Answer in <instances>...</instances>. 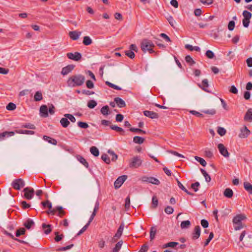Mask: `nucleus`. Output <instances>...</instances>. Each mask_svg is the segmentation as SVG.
Segmentation results:
<instances>
[{
    "label": "nucleus",
    "instance_id": "2eb2a0df",
    "mask_svg": "<svg viewBox=\"0 0 252 252\" xmlns=\"http://www.w3.org/2000/svg\"><path fill=\"white\" fill-rule=\"evenodd\" d=\"M143 114L145 116L152 119H158L159 117L158 114L154 111L145 110L143 111Z\"/></svg>",
    "mask_w": 252,
    "mask_h": 252
},
{
    "label": "nucleus",
    "instance_id": "20e7f679",
    "mask_svg": "<svg viewBox=\"0 0 252 252\" xmlns=\"http://www.w3.org/2000/svg\"><path fill=\"white\" fill-rule=\"evenodd\" d=\"M143 160L139 156H134L129 159L128 166L129 168H138L142 164Z\"/></svg>",
    "mask_w": 252,
    "mask_h": 252
},
{
    "label": "nucleus",
    "instance_id": "cd10ccee",
    "mask_svg": "<svg viewBox=\"0 0 252 252\" xmlns=\"http://www.w3.org/2000/svg\"><path fill=\"white\" fill-rule=\"evenodd\" d=\"M43 99V95L41 91H37L34 95V100L35 101H39Z\"/></svg>",
    "mask_w": 252,
    "mask_h": 252
},
{
    "label": "nucleus",
    "instance_id": "4c0bfd02",
    "mask_svg": "<svg viewBox=\"0 0 252 252\" xmlns=\"http://www.w3.org/2000/svg\"><path fill=\"white\" fill-rule=\"evenodd\" d=\"M92 43V40L88 36H85L83 38V43L86 46L91 44Z\"/></svg>",
    "mask_w": 252,
    "mask_h": 252
},
{
    "label": "nucleus",
    "instance_id": "473e14b6",
    "mask_svg": "<svg viewBox=\"0 0 252 252\" xmlns=\"http://www.w3.org/2000/svg\"><path fill=\"white\" fill-rule=\"evenodd\" d=\"M145 140V139L142 137L135 136L133 137V142L136 144H141Z\"/></svg>",
    "mask_w": 252,
    "mask_h": 252
},
{
    "label": "nucleus",
    "instance_id": "79ce46f5",
    "mask_svg": "<svg viewBox=\"0 0 252 252\" xmlns=\"http://www.w3.org/2000/svg\"><path fill=\"white\" fill-rule=\"evenodd\" d=\"M26 232V229L25 228L22 227L20 228L19 229H17L15 233V235L16 237H18L21 235H24Z\"/></svg>",
    "mask_w": 252,
    "mask_h": 252
},
{
    "label": "nucleus",
    "instance_id": "ea45409f",
    "mask_svg": "<svg viewBox=\"0 0 252 252\" xmlns=\"http://www.w3.org/2000/svg\"><path fill=\"white\" fill-rule=\"evenodd\" d=\"M123 244V241H119L115 245V247L113 249V252H119L120 250L122 245Z\"/></svg>",
    "mask_w": 252,
    "mask_h": 252
},
{
    "label": "nucleus",
    "instance_id": "6e6552de",
    "mask_svg": "<svg viewBox=\"0 0 252 252\" xmlns=\"http://www.w3.org/2000/svg\"><path fill=\"white\" fill-rule=\"evenodd\" d=\"M23 191L24 192V197L28 200H31L34 196V190L33 189H30L27 187L24 189Z\"/></svg>",
    "mask_w": 252,
    "mask_h": 252
},
{
    "label": "nucleus",
    "instance_id": "49530a36",
    "mask_svg": "<svg viewBox=\"0 0 252 252\" xmlns=\"http://www.w3.org/2000/svg\"><path fill=\"white\" fill-rule=\"evenodd\" d=\"M110 128L116 131L117 132H118L120 133H121V132L125 133V131L122 128H121L119 126H117L111 125Z\"/></svg>",
    "mask_w": 252,
    "mask_h": 252
},
{
    "label": "nucleus",
    "instance_id": "e2e57ef3",
    "mask_svg": "<svg viewBox=\"0 0 252 252\" xmlns=\"http://www.w3.org/2000/svg\"><path fill=\"white\" fill-rule=\"evenodd\" d=\"M64 116L69 119L71 122L75 123L76 121L75 118L71 114H65Z\"/></svg>",
    "mask_w": 252,
    "mask_h": 252
},
{
    "label": "nucleus",
    "instance_id": "f8f14e48",
    "mask_svg": "<svg viewBox=\"0 0 252 252\" xmlns=\"http://www.w3.org/2000/svg\"><path fill=\"white\" fill-rule=\"evenodd\" d=\"M201 228L199 225L195 226L193 231L192 233V239L193 240H196L199 238L200 236Z\"/></svg>",
    "mask_w": 252,
    "mask_h": 252
},
{
    "label": "nucleus",
    "instance_id": "f3484780",
    "mask_svg": "<svg viewBox=\"0 0 252 252\" xmlns=\"http://www.w3.org/2000/svg\"><path fill=\"white\" fill-rule=\"evenodd\" d=\"M39 111L41 117L46 118L48 116V108L46 105H41Z\"/></svg>",
    "mask_w": 252,
    "mask_h": 252
},
{
    "label": "nucleus",
    "instance_id": "393cba45",
    "mask_svg": "<svg viewBox=\"0 0 252 252\" xmlns=\"http://www.w3.org/2000/svg\"><path fill=\"white\" fill-rule=\"evenodd\" d=\"M19 133V134H30L33 135L35 133V132L32 130H23V129H19L15 130V133Z\"/></svg>",
    "mask_w": 252,
    "mask_h": 252
},
{
    "label": "nucleus",
    "instance_id": "c03bdc74",
    "mask_svg": "<svg viewBox=\"0 0 252 252\" xmlns=\"http://www.w3.org/2000/svg\"><path fill=\"white\" fill-rule=\"evenodd\" d=\"M129 130L132 132H136L139 134H146L145 131L138 128L131 127Z\"/></svg>",
    "mask_w": 252,
    "mask_h": 252
},
{
    "label": "nucleus",
    "instance_id": "a18cd8bd",
    "mask_svg": "<svg viewBox=\"0 0 252 252\" xmlns=\"http://www.w3.org/2000/svg\"><path fill=\"white\" fill-rule=\"evenodd\" d=\"M55 235H56L54 238L55 241L57 242H59L64 237V235L63 234L59 235V232L57 231L55 232Z\"/></svg>",
    "mask_w": 252,
    "mask_h": 252
},
{
    "label": "nucleus",
    "instance_id": "8fccbe9b",
    "mask_svg": "<svg viewBox=\"0 0 252 252\" xmlns=\"http://www.w3.org/2000/svg\"><path fill=\"white\" fill-rule=\"evenodd\" d=\"M6 109L9 111L14 110L16 108V105L12 103L9 102L6 107Z\"/></svg>",
    "mask_w": 252,
    "mask_h": 252
},
{
    "label": "nucleus",
    "instance_id": "412c9836",
    "mask_svg": "<svg viewBox=\"0 0 252 252\" xmlns=\"http://www.w3.org/2000/svg\"><path fill=\"white\" fill-rule=\"evenodd\" d=\"M77 159L82 163L85 167L88 168L89 167L88 162L86 161V160L81 156L77 155L76 156Z\"/></svg>",
    "mask_w": 252,
    "mask_h": 252
},
{
    "label": "nucleus",
    "instance_id": "6ab92c4d",
    "mask_svg": "<svg viewBox=\"0 0 252 252\" xmlns=\"http://www.w3.org/2000/svg\"><path fill=\"white\" fill-rule=\"evenodd\" d=\"M15 131H4L0 133V141L4 139L5 137H9L14 135Z\"/></svg>",
    "mask_w": 252,
    "mask_h": 252
},
{
    "label": "nucleus",
    "instance_id": "864d4df0",
    "mask_svg": "<svg viewBox=\"0 0 252 252\" xmlns=\"http://www.w3.org/2000/svg\"><path fill=\"white\" fill-rule=\"evenodd\" d=\"M200 186V183L198 182H196L194 183H192L191 185V188L195 191L196 192L198 191V188Z\"/></svg>",
    "mask_w": 252,
    "mask_h": 252
},
{
    "label": "nucleus",
    "instance_id": "423d86ee",
    "mask_svg": "<svg viewBox=\"0 0 252 252\" xmlns=\"http://www.w3.org/2000/svg\"><path fill=\"white\" fill-rule=\"evenodd\" d=\"M58 212V216L60 217H63L65 214V212L63 210V208L62 206H56L55 208L53 209L52 211H47V213L48 214H51L54 215L56 212Z\"/></svg>",
    "mask_w": 252,
    "mask_h": 252
},
{
    "label": "nucleus",
    "instance_id": "c756f323",
    "mask_svg": "<svg viewBox=\"0 0 252 252\" xmlns=\"http://www.w3.org/2000/svg\"><path fill=\"white\" fill-rule=\"evenodd\" d=\"M191 225L190 221L189 220L183 221L181 223V227L182 229H187Z\"/></svg>",
    "mask_w": 252,
    "mask_h": 252
},
{
    "label": "nucleus",
    "instance_id": "4be33fe9",
    "mask_svg": "<svg viewBox=\"0 0 252 252\" xmlns=\"http://www.w3.org/2000/svg\"><path fill=\"white\" fill-rule=\"evenodd\" d=\"M115 102L117 106L120 108L124 107L126 106L125 101L120 97L115 98Z\"/></svg>",
    "mask_w": 252,
    "mask_h": 252
},
{
    "label": "nucleus",
    "instance_id": "a878e982",
    "mask_svg": "<svg viewBox=\"0 0 252 252\" xmlns=\"http://www.w3.org/2000/svg\"><path fill=\"white\" fill-rule=\"evenodd\" d=\"M34 224L32 220L28 219L24 223V226L28 229H30Z\"/></svg>",
    "mask_w": 252,
    "mask_h": 252
},
{
    "label": "nucleus",
    "instance_id": "58836bf2",
    "mask_svg": "<svg viewBox=\"0 0 252 252\" xmlns=\"http://www.w3.org/2000/svg\"><path fill=\"white\" fill-rule=\"evenodd\" d=\"M21 127L27 128L31 129H35L36 128L35 126L31 123H26L25 124H23L21 125Z\"/></svg>",
    "mask_w": 252,
    "mask_h": 252
},
{
    "label": "nucleus",
    "instance_id": "aec40b11",
    "mask_svg": "<svg viewBox=\"0 0 252 252\" xmlns=\"http://www.w3.org/2000/svg\"><path fill=\"white\" fill-rule=\"evenodd\" d=\"M244 119L245 121H252V109L249 108L246 113Z\"/></svg>",
    "mask_w": 252,
    "mask_h": 252
},
{
    "label": "nucleus",
    "instance_id": "9d476101",
    "mask_svg": "<svg viewBox=\"0 0 252 252\" xmlns=\"http://www.w3.org/2000/svg\"><path fill=\"white\" fill-rule=\"evenodd\" d=\"M126 180V175H124L118 177L114 182V187L116 189H118L121 187L122 184Z\"/></svg>",
    "mask_w": 252,
    "mask_h": 252
},
{
    "label": "nucleus",
    "instance_id": "bb28decb",
    "mask_svg": "<svg viewBox=\"0 0 252 252\" xmlns=\"http://www.w3.org/2000/svg\"><path fill=\"white\" fill-rule=\"evenodd\" d=\"M42 227L43 229L44 230V233L46 234H49L52 231V225L51 224H46V223H42Z\"/></svg>",
    "mask_w": 252,
    "mask_h": 252
},
{
    "label": "nucleus",
    "instance_id": "72a5a7b5",
    "mask_svg": "<svg viewBox=\"0 0 252 252\" xmlns=\"http://www.w3.org/2000/svg\"><path fill=\"white\" fill-rule=\"evenodd\" d=\"M90 152L94 157H98L99 154L98 149L95 146H92L90 148Z\"/></svg>",
    "mask_w": 252,
    "mask_h": 252
},
{
    "label": "nucleus",
    "instance_id": "e433bc0d",
    "mask_svg": "<svg viewBox=\"0 0 252 252\" xmlns=\"http://www.w3.org/2000/svg\"><path fill=\"white\" fill-rule=\"evenodd\" d=\"M200 171L202 173V174H203V175L204 176L205 181L207 182H210L211 180L210 176L203 169L201 168Z\"/></svg>",
    "mask_w": 252,
    "mask_h": 252
},
{
    "label": "nucleus",
    "instance_id": "7ed1b4c3",
    "mask_svg": "<svg viewBox=\"0 0 252 252\" xmlns=\"http://www.w3.org/2000/svg\"><path fill=\"white\" fill-rule=\"evenodd\" d=\"M246 218V216L243 214L237 215L233 219V222L234 224V229L235 230H240L244 227V225L242 221Z\"/></svg>",
    "mask_w": 252,
    "mask_h": 252
},
{
    "label": "nucleus",
    "instance_id": "de8ad7c7",
    "mask_svg": "<svg viewBox=\"0 0 252 252\" xmlns=\"http://www.w3.org/2000/svg\"><path fill=\"white\" fill-rule=\"evenodd\" d=\"M185 61L187 63H189L190 65H192L195 63V62L189 55H187L185 57Z\"/></svg>",
    "mask_w": 252,
    "mask_h": 252
},
{
    "label": "nucleus",
    "instance_id": "7c9ffc66",
    "mask_svg": "<svg viewBox=\"0 0 252 252\" xmlns=\"http://www.w3.org/2000/svg\"><path fill=\"white\" fill-rule=\"evenodd\" d=\"M41 204L44 207V208H48V211L53 210V208H52V203L49 200H46L45 202H42Z\"/></svg>",
    "mask_w": 252,
    "mask_h": 252
},
{
    "label": "nucleus",
    "instance_id": "4d7b16f0",
    "mask_svg": "<svg viewBox=\"0 0 252 252\" xmlns=\"http://www.w3.org/2000/svg\"><path fill=\"white\" fill-rule=\"evenodd\" d=\"M217 132L220 135L222 136L225 134L226 131L223 127H218Z\"/></svg>",
    "mask_w": 252,
    "mask_h": 252
},
{
    "label": "nucleus",
    "instance_id": "680f3d73",
    "mask_svg": "<svg viewBox=\"0 0 252 252\" xmlns=\"http://www.w3.org/2000/svg\"><path fill=\"white\" fill-rule=\"evenodd\" d=\"M78 126L82 128H87L89 127L88 124L86 122L79 121L77 123Z\"/></svg>",
    "mask_w": 252,
    "mask_h": 252
},
{
    "label": "nucleus",
    "instance_id": "0eeeda50",
    "mask_svg": "<svg viewBox=\"0 0 252 252\" xmlns=\"http://www.w3.org/2000/svg\"><path fill=\"white\" fill-rule=\"evenodd\" d=\"M134 52H138V48L135 44H131L130 45L129 50H127V57L132 59L135 57Z\"/></svg>",
    "mask_w": 252,
    "mask_h": 252
},
{
    "label": "nucleus",
    "instance_id": "603ef678",
    "mask_svg": "<svg viewBox=\"0 0 252 252\" xmlns=\"http://www.w3.org/2000/svg\"><path fill=\"white\" fill-rule=\"evenodd\" d=\"M242 14L245 19H251L252 18V13L247 10L243 11Z\"/></svg>",
    "mask_w": 252,
    "mask_h": 252
},
{
    "label": "nucleus",
    "instance_id": "0e129e2a",
    "mask_svg": "<svg viewBox=\"0 0 252 252\" xmlns=\"http://www.w3.org/2000/svg\"><path fill=\"white\" fill-rule=\"evenodd\" d=\"M178 244H179V243L178 242H169V243L166 244L164 245V248H167V247H172V248H173V247L177 246Z\"/></svg>",
    "mask_w": 252,
    "mask_h": 252
},
{
    "label": "nucleus",
    "instance_id": "5fc2aeb1",
    "mask_svg": "<svg viewBox=\"0 0 252 252\" xmlns=\"http://www.w3.org/2000/svg\"><path fill=\"white\" fill-rule=\"evenodd\" d=\"M214 237V233L213 232H211L210 233V234H209V236L208 238V239H206V240L205 241V242H204V246L205 247L206 246H207L209 243H210V242L211 241V240Z\"/></svg>",
    "mask_w": 252,
    "mask_h": 252
},
{
    "label": "nucleus",
    "instance_id": "774afa93",
    "mask_svg": "<svg viewBox=\"0 0 252 252\" xmlns=\"http://www.w3.org/2000/svg\"><path fill=\"white\" fill-rule=\"evenodd\" d=\"M199 1L206 5H209L213 3L214 0H199Z\"/></svg>",
    "mask_w": 252,
    "mask_h": 252
},
{
    "label": "nucleus",
    "instance_id": "3c124183",
    "mask_svg": "<svg viewBox=\"0 0 252 252\" xmlns=\"http://www.w3.org/2000/svg\"><path fill=\"white\" fill-rule=\"evenodd\" d=\"M109 107L106 105L101 108L100 112L103 115H107L109 114Z\"/></svg>",
    "mask_w": 252,
    "mask_h": 252
},
{
    "label": "nucleus",
    "instance_id": "dca6fc26",
    "mask_svg": "<svg viewBox=\"0 0 252 252\" xmlns=\"http://www.w3.org/2000/svg\"><path fill=\"white\" fill-rule=\"evenodd\" d=\"M75 65L73 64H69L63 67L61 73L63 75L68 74L74 68Z\"/></svg>",
    "mask_w": 252,
    "mask_h": 252
},
{
    "label": "nucleus",
    "instance_id": "09e8293b",
    "mask_svg": "<svg viewBox=\"0 0 252 252\" xmlns=\"http://www.w3.org/2000/svg\"><path fill=\"white\" fill-rule=\"evenodd\" d=\"M154 185H158L160 184V181L157 178L153 177H150V183Z\"/></svg>",
    "mask_w": 252,
    "mask_h": 252
},
{
    "label": "nucleus",
    "instance_id": "b1692460",
    "mask_svg": "<svg viewBox=\"0 0 252 252\" xmlns=\"http://www.w3.org/2000/svg\"><path fill=\"white\" fill-rule=\"evenodd\" d=\"M43 139L52 145H56L57 144V141L56 139L52 138L48 136L44 135Z\"/></svg>",
    "mask_w": 252,
    "mask_h": 252
},
{
    "label": "nucleus",
    "instance_id": "f03ea898",
    "mask_svg": "<svg viewBox=\"0 0 252 252\" xmlns=\"http://www.w3.org/2000/svg\"><path fill=\"white\" fill-rule=\"evenodd\" d=\"M154 47L155 45L152 41L146 39L143 40L140 45L141 49L143 52H148L150 54L155 53V55L157 56V53L153 50Z\"/></svg>",
    "mask_w": 252,
    "mask_h": 252
},
{
    "label": "nucleus",
    "instance_id": "ddd939ff",
    "mask_svg": "<svg viewBox=\"0 0 252 252\" xmlns=\"http://www.w3.org/2000/svg\"><path fill=\"white\" fill-rule=\"evenodd\" d=\"M197 85L200 88H201L204 91L209 93H211V92L210 91H209L208 89H207V88L209 86V84H208V81L207 79H203L202 81L201 84H198Z\"/></svg>",
    "mask_w": 252,
    "mask_h": 252
},
{
    "label": "nucleus",
    "instance_id": "a19ab883",
    "mask_svg": "<svg viewBox=\"0 0 252 252\" xmlns=\"http://www.w3.org/2000/svg\"><path fill=\"white\" fill-rule=\"evenodd\" d=\"M97 105V102L94 100H90L88 102L87 106L90 109L94 108Z\"/></svg>",
    "mask_w": 252,
    "mask_h": 252
},
{
    "label": "nucleus",
    "instance_id": "9b49d317",
    "mask_svg": "<svg viewBox=\"0 0 252 252\" xmlns=\"http://www.w3.org/2000/svg\"><path fill=\"white\" fill-rule=\"evenodd\" d=\"M218 148L221 155H222L225 158H227L229 156V153L223 144L221 143L219 144L218 145Z\"/></svg>",
    "mask_w": 252,
    "mask_h": 252
},
{
    "label": "nucleus",
    "instance_id": "4468645a",
    "mask_svg": "<svg viewBox=\"0 0 252 252\" xmlns=\"http://www.w3.org/2000/svg\"><path fill=\"white\" fill-rule=\"evenodd\" d=\"M250 130L248 129L246 126H244L243 128L241 129L239 137L241 138H247L250 134Z\"/></svg>",
    "mask_w": 252,
    "mask_h": 252
},
{
    "label": "nucleus",
    "instance_id": "1a4fd4ad",
    "mask_svg": "<svg viewBox=\"0 0 252 252\" xmlns=\"http://www.w3.org/2000/svg\"><path fill=\"white\" fill-rule=\"evenodd\" d=\"M67 58L75 61H79L82 58V55L79 52H76L74 53H68L66 54Z\"/></svg>",
    "mask_w": 252,
    "mask_h": 252
},
{
    "label": "nucleus",
    "instance_id": "39448f33",
    "mask_svg": "<svg viewBox=\"0 0 252 252\" xmlns=\"http://www.w3.org/2000/svg\"><path fill=\"white\" fill-rule=\"evenodd\" d=\"M11 186L16 190H20L25 186V181L21 178L16 179L13 181Z\"/></svg>",
    "mask_w": 252,
    "mask_h": 252
},
{
    "label": "nucleus",
    "instance_id": "6e6d98bb",
    "mask_svg": "<svg viewBox=\"0 0 252 252\" xmlns=\"http://www.w3.org/2000/svg\"><path fill=\"white\" fill-rule=\"evenodd\" d=\"M105 84L108 85L109 87L112 88L114 89L117 90H121V88L119 87V86L113 84L108 81H106Z\"/></svg>",
    "mask_w": 252,
    "mask_h": 252
},
{
    "label": "nucleus",
    "instance_id": "37998d69",
    "mask_svg": "<svg viewBox=\"0 0 252 252\" xmlns=\"http://www.w3.org/2000/svg\"><path fill=\"white\" fill-rule=\"evenodd\" d=\"M195 160L196 161H197L198 162L200 163V164L203 166H205L207 164V163L206 162V161L202 158H200V157H197V156H195L194 157Z\"/></svg>",
    "mask_w": 252,
    "mask_h": 252
},
{
    "label": "nucleus",
    "instance_id": "5701e85b",
    "mask_svg": "<svg viewBox=\"0 0 252 252\" xmlns=\"http://www.w3.org/2000/svg\"><path fill=\"white\" fill-rule=\"evenodd\" d=\"M223 195L225 197L230 198L233 195V191L230 188H226L223 192Z\"/></svg>",
    "mask_w": 252,
    "mask_h": 252
},
{
    "label": "nucleus",
    "instance_id": "052dcab7",
    "mask_svg": "<svg viewBox=\"0 0 252 252\" xmlns=\"http://www.w3.org/2000/svg\"><path fill=\"white\" fill-rule=\"evenodd\" d=\"M206 56L209 59H213L215 57V54L213 51L208 50L205 53Z\"/></svg>",
    "mask_w": 252,
    "mask_h": 252
},
{
    "label": "nucleus",
    "instance_id": "f257e3e1",
    "mask_svg": "<svg viewBox=\"0 0 252 252\" xmlns=\"http://www.w3.org/2000/svg\"><path fill=\"white\" fill-rule=\"evenodd\" d=\"M85 80V77L81 74L72 75L70 77L67 81V84L69 87H75L82 86Z\"/></svg>",
    "mask_w": 252,
    "mask_h": 252
},
{
    "label": "nucleus",
    "instance_id": "bf43d9fd",
    "mask_svg": "<svg viewBox=\"0 0 252 252\" xmlns=\"http://www.w3.org/2000/svg\"><path fill=\"white\" fill-rule=\"evenodd\" d=\"M101 159L107 164H109L110 162V158L107 154H104L102 155Z\"/></svg>",
    "mask_w": 252,
    "mask_h": 252
},
{
    "label": "nucleus",
    "instance_id": "2f4dec72",
    "mask_svg": "<svg viewBox=\"0 0 252 252\" xmlns=\"http://www.w3.org/2000/svg\"><path fill=\"white\" fill-rule=\"evenodd\" d=\"M60 123L63 127H67L70 124L68 119L66 117L62 118Z\"/></svg>",
    "mask_w": 252,
    "mask_h": 252
},
{
    "label": "nucleus",
    "instance_id": "a211bd4d",
    "mask_svg": "<svg viewBox=\"0 0 252 252\" xmlns=\"http://www.w3.org/2000/svg\"><path fill=\"white\" fill-rule=\"evenodd\" d=\"M81 32L77 31H71L69 32V36L73 40H77L81 35Z\"/></svg>",
    "mask_w": 252,
    "mask_h": 252
},
{
    "label": "nucleus",
    "instance_id": "338daca9",
    "mask_svg": "<svg viewBox=\"0 0 252 252\" xmlns=\"http://www.w3.org/2000/svg\"><path fill=\"white\" fill-rule=\"evenodd\" d=\"M235 26V23L233 20L229 21L228 25V29L229 31H233Z\"/></svg>",
    "mask_w": 252,
    "mask_h": 252
},
{
    "label": "nucleus",
    "instance_id": "13d9d810",
    "mask_svg": "<svg viewBox=\"0 0 252 252\" xmlns=\"http://www.w3.org/2000/svg\"><path fill=\"white\" fill-rule=\"evenodd\" d=\"M202 112L204 114H208V115H214L216 113V110L212 109H210V110H202Z\"/></svg>",
    "mask_w": 252,
    "mask_h": 252
},
{
    "label": "nucleus",
    "instance_id": "c85d7f7f",
    "mask_svg": "<svg viewBox=\"0 0 252 252\" xmlns=\"http://www.w3.org/2000/svg\"><path fill=\"white\" fill-rule=\"evenodd\" d=\"M245 189L250 194H252V185L249 182H245L244 183Z\"/></svg>",
    "mask_w": 252,
    "mask_h": 252
},
{
    "label": "nucleus",
    "instance_id": "c9c22d12",
    "mask_svg": "<svg viewBox=\"0 0 252 252\" xmlns=\"http://www.w3.org/2000/svg\"><path fill=\"white\" fill-rule=\"evenodd\" d=\"M124 228V223H122V224L120 225L116 233L115 234V237L120 238V237L122 235Z\"/></svg>",
    "mask_w": 252,
    "mask_h": 252
},
{
    "label": "nucleus",
    "instance_id": "f704fd0d",
    "mask_svg": "<svg viewBox=\"0 0 252 252\" xmlns=\"http://www.w3.org/2000/svg\"><path fill=\"white\" fill-rule=\"evenodd\" d=\"M156 232H157L156 227V226L152 227L150 229V237L151 240H152L155 238Z\"/></svg>",
    "mask_w": 252,
    "mask_h": 252
},
{
    "label": "nucleus",
    "instance_id": "69168bd1",
    "mask_svg": "<svg viewBox=\"0 0 252 252\" xmlns=\"http://www.w3.org/2000/svg\"><path fill=\"white\" fill-rule=\"evenodd\" d=\"M165 212L169 215L172 214L174 212V209L170 206H167L164 209Z\"/></svg>",
    "mask_w": 252,
    "mask_h": 252
}]
</instances>
